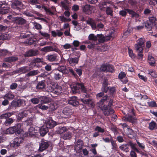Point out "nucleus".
Segmentation results:
<instances>
[{
	"instance_id": "aec40b11",
	"label": "nucleus",
	"mask_w": 157,
	"mask_h": 157,
	"mask_svg": "<svg viewBox=\"0 0 157 157\" xmlns=\"http://www.w3.org/2000/svg\"><path fill=\"white\" fill-rule=\"evenodd\" d=\"M62 87L61 86L56 85L53 90L52 92L55 94L59 95L62 92Z\"/></svg>"
},
{
	"instance_id": "13d9d810",
	"label": "nucleus",
	"mask_w": 157,
	"mask_h": 157,
	"mask_svg": "<svg viewBox=\"0 0 157 157\" xmlns=\"http://www.w3.org/2000/svg\"><path fill=\"white\" fill-rule=\"evenodd\" d=\"M126 9H124V10H120L119 12V15L123 17H125L128 13Z\"/></svg>"
},
{
	"instance_id": "a878e982",
	"label": "nucleus",
	"mask_w": 157,
	"mask_h": 157,
	"mask_svg": "<svg viewBox=\"0 0 157 157\" xmlns=\"http://www.w3.org/2000/svg\"><path fill=\"white\" fill-rule=\"evenodd\" d=\"M48 132V129L45 126H42L40 129V132L41 136H44Z\"/></svg>"
},
{
	"instance_id": "f03ea898",
	"label": "nucleus",
	"mask_w": 157,
	"mask_h": 157,
	"mask_svg": "<svg viewBox=\"0 0 157 157\" xmlns=\"http://www.w3.org/2000/svg\"><path fill=\"white\" fill-rule=\"evenodd\" d=\"M145 40L144 38H140L137 40V43L135 45V49L136 51L141 50L142 51L145 46Z\"/></svg>"
},
{
	"instance_id": "1a4fd4ad",
	"label": "nucleus",
	"mask_w": 157,
	"mask_h": 157,
	"mask_svg": "<svg viewBox=\"0 0 157 157\" xmlns=\"http://www.w3.org/2000/svg\"><path fill=\"white\" fill-rule=\"evenodd\" d=\"M25 137L18 136L15 138L13 142V147H16L19 146L20 144H21L24 140Z\"/></svg>"
},
{
	"instance_id": "c9c22d12",
	"label": "nucleus",
	"mask_w": 157,
	"mask_h": 157,
	"mask_svg": "<svg viewBox=\"0 0 157 157\" xmlns=\"http://www.w3.org/2000/svg\"><path fill=\"white\" fill-rule=\"evenodd\" d=\"M18 58L17 57L12 56L5 58V61L7 62H14L18 60Z\"/></svg>"
},
{
	"instance_id": "6ab92c4d",
	"label": "nucleus",
	"mask_w": 157,
	"mask_h": 157,
	"mask_svg": "<svg viewBox=\"0 0 157 157\" xmlns=\"http://www.w3.org/2000/svg\"><path fill=\"white\" fill-rule=\"evenodd\" d=\"M109 96L106 95L103 97L97 103V104L99 107L102 106L105 102H108V100L109 99Z\"/></svg>"
},
{
	"instance_id": "2eb2a0df",
	"label": "nucleus",
	"mask_w": 157,
	"mask_h": 157,
	"mask_svg": "<svg viewBox=\"0 0 157 157\" xmlns=\"http://www.w3.org/2000/svg\"><path fill=\"white\" fill-rule=\"evenodd\" d=\"M80 89L81 92L85 94H83V97L85 98H89L90 97V95L87 93V89L83 83H81V85L80 86Z\"/></svg>"
},
{
	"instance_id": "4d7b16f0",
	"label": "nucleus",
	"mask_w": 157,
	"mask_h": 157,
	"mask_svg": "<svg viewBox=\"0 0 157 157\" xmlns=\"http://www.w3.org/2000/svg\"><path fill=\"white\" fill-rule=\"evenodd\" d=\"M128 52L129 56H130L132 59H135L136 58V56L133 53V52L131 49L128 48Z\"/></svg>"
},
{
	"instance_id": "49530a36",
	"label": "nucleus",
	"mask_w": 157,
	"mask_h": 157,
	"mask_svg": "<svg viewBox=\"0 0 157 157\" xmlns=\"http://www.w3.org/2000/svg\"><path fill=\"white\" fill-rule=\"evenodd\" d=\"M110 142L112 146V149L115 151H118V146L115 141L113 140H110Z\"/></svg>"
},
{
	"instance_id": "412c9836",
	"label": "nucleus",
	"mask_w": 157,
	"mask_h": 157,
	"mask_svg": "<svg viewBox=\"0 0 157 157\" xmlns=\"http://www.w3.org/2000/svg\"><path fill=\"white\" fill-rule=\"evenodd\" d=\"M77 97H74L72 98L69 101V103L74 106H77L79 105V102L77 100Z\"/></svg>"
},
{
	"instance_id": "423d86ee",
	"label": "nucleus",
	"mask_w": 157,
	"mask_h": 157,
	"mask_svg": "<svg viewBox=\"0 0 157 157\" xmlns=\"http://www.w3.org/2000/svg\"><path fill=\"white\" fill-rule=\"evenodd\" d=\"M22 2L18 0H14L11 4L12 8L14 10L20 12L23 8Z\"/></svg>"
},
{
	"instance_id": "6e6552de",
	"label": "nucleus",
	"mask_w": 157,
	"mask_h": 157,
	"mask_svg": "<svg viewBox=\"0 0 157 157\" xmlns=\"http://www.w3.org/2000/svg\"><path fill=\"white\" fill-rule=\"evenodd\" d=\"M35 129L33 127H30L28 129V132H25L23 135L25 137L29 136L31 137L34 138L37 135V133L36 132Z\"/></svg>"
},
{
	"instance_id": "e2e57ef3",
	"label": "nucleus",
	"mask_w": 157,
	"mask_h": 157,
	"mask_svg": "<svg viewBox=\"0 0 157 157\" xmlns=\"http://www.w3.org/2000/svg\"><path fill=\"white\" fill-rule=\"evenodd\" d=\"M8 39V36L7 34L3 33L0 34V40H3Z\"/></svg>"
},
{
	"instance_id": "ea45409f",
	"label": "nucleus",
	"mask_w": 157,
	"mask_h": 157,
	"mask_svg": "<svg viewBox=\"0 0 157 157\" xmlns=\"http://www.w3.org/2000/svg\"><path fill=\"white\" fill-rule=\"evenodd\" d=\"M83 141L79 139L76 142V147H78L79 149H81L83 146Z\"/></svg>"
},
{
	"instance_id": "a19ab883",
	"label": "nucleus",
	"mask_w": 157,
	"mask_h": 157,
	"mask_svg": "<svg viewBox=\"0 0 157 157\" xmlns=\"http://www.w3.org/2000/svg\"><path fill=\"white\" fill-rule=\"evenodd\" d=\"M72 133L71 132H68L62 136L64 140H69L72 137Z\"/></svg>"
},
{
	"instance_id": "c756f323",
	"label": "nucleus",
	"mask_w": 157,
	"mask_h": 157,
	"mask_svg": "<svg viewBox=\"0 0 157 157\" xmlns=\"http://www.w3.org/2000/svg\"><path fill=\"white\" fill-rule=\"evenodd\" d=\"M13 113L8 112L5 113H2L0 115V119H6L12 115L13 114Z\"/></svg>"
},
{
	"instance_id": "e433bc0d",
	"label": "nucleus",
	"mask_w": 157,
	"mask_h": 157,
	"mask_svg": "<svg viewBox=\"0 0 157 157\" xmlns=\"http://www.w3.org/2000/svg\"><path fill=\"white\" fill-rule=\"evenodd\" d=\"M14 98V95L11 92H8L4 96V99H7L11 100L13 99Z\"/></svg>"
},
{
	"instance_id": "5701e85b",
	"label": "nucleus",
	"mask_w": 157,
	"mask_h": 157,
	"mask_svg": "<svg viewBox=\"0 0 157 157\" xmlns=\"http://www.w3.org/2000/svg\"><path fill=\"white\" fill-rule=\"evenodd\" d=\"M102 36V34H97L96 36L94 34H91L89 36L88 39L90 40L96 41L98 40V37L101 38Z\"/></svg>"
},
{
	"instance_id": "cd10ccee",
	"label": "nucleus",
	"mask_w": 157,
	"mask_h": 157,
	"mask_svg": "<svg viewBox=\"0 0 157 157\" xmlns=\"http://www.w3.org/2000/svg\"><path fill=\"white\" fill-rule=\"evenodd\" d=\"M119 148L122 151L126 152H129L130 150L128 144H123L120 146Z\"/></svg>"
},
{
	"instance_id": "72a5a7b5",
	"label": "nucleus",
	"mask_w": 157,
	"mask_h": 157,
	"mask_svg": "<svg viewBox=\"0 0 157 157\" xmlns=\"http://www.w3.org/2000/svg\"><path fill=\"white\" fill-rule=\"evenodd\" d=\"M128 144L129 146H130L131 148L133 150L135 151L136 152L138 153H140V151L136 147V144L133 143L131 141H129L128 142Z\"/></svg>"
},
{
	"instance_id": "f8f14e48",
	"label": "nucleus",
	"mask_w": 157,
	"mask_h": 157,
	"mask_svg": "<svg viewBox=\"0 0 157 157\" xmlns=\"http://www.w3.org/2000/svg\"><path fill=\"white\" fill-rule=\"evenodd\" d=\"M118 78L124 84H126L128 82V79L126 77V74L124 72L121 71L119 73Z\"/></svg>"
},
{
	"instance_id": "58836bf2",
	"label": "nucleus",
	"mask_w": 157,
	"mask_h": 157,
	"mask_svg": "<svg viewBox=\"0 0 157 157\" xmlns=\"http://www.w3.org/2000/svg\"><path fill=\"white\" fill-rule=\"evenodd\" d=\"M115 71L114 66L110 64H108L107 65V72L113 73Z\"/></svg>"
},
{
	"instance_id": "9d476101",
	"label": "nucleus",
	"mask_w": 157,
	"mask_h": 157,
	"mask_svg": "<svg viewBox=\"0 0 157 157\" xmlns=\"http://www.w3.org/2000/svg\"><path fill=\"white\" fill-rule=\"evenodd\" d=\"M56 125V122L53 120L51 117L47 119L45 121V126L48 128H52Z\"/></svg>"
},
{
	"instance_id": "052dcab7",
	"label": "nucleus",
	"mask_w": 157,
	"mask_h": 157,
	"mask_svg": "<svg viewBox=\"0 0 157 157\" xmlns=\"http://www.w3.org/2000/svg\"><path fill=\"white\" fill-rule=\"evenodd\" d=\"M87 23L91 25L93 29L95 30L96 29L97 25H96L95 23L93 21H90L88 22Z\"/></svg>"
},
{
	"instance_id": "603ef678",
	"label": "nucleus",
	"mask_w": 157,
	"mask_h": 157,
	"mask_svg": "<svg viewBox=\"0 0 157 157\" xmlns=\"http://www.w3.org/2000/svg\"><path fill=\"white\" fill-rule=\"evenodd\" d=\"M94 130L95 131H97L99 133H103L105 132L104 129L98 126H97L95 128Z\"/></svg>"
},
{
	"instance_id": "20e7f679",
	"label": "nucleus",
	"mask_w": 157,
	"mask_h": 157,
	"mask_svg": "<svg viewBox=\"0 0 157 157\" xmlns=\"http://www.w3.org/2000/svg\"><path fill=\"white\" fill-rule=\"evenodd\" d=\"M50 144V141L42 139L39 144V151L40 152H42L46 150L49 146Z\"/></svg>"
},
{
	"instance_id": "864d4df0",
	"label": "nucleus",
	"mask_w": 157,
	"mask_h": 157,
	"mask_svg": "<svg viewBox=\"0 0 157 157\" xmlns=\"http://www.w3.org/2000/svg\"><path fill=\"white\" fill-rule=\"evenodd\" d=\"M67 69L66 67L65 66L62 65L58 67L57 68V71L61 72V73H67V72H63V71Z\"/></svg>"
},
{
	"instance_id": "f704fd0d",
	"label": "nucleus",
	"mask_w": 157,
	"mask_h": 157,
	"mask_svg": "<svg viewBox=\"0 0 157 157\" xmlns=\"http://www.w3.org/2000/svg\"><path fill=\"white\" fill-rule=\"evenodd\" d=\"M27 112L26 110L21 111L19 113L18 115V117L19 120H21L22 119L28 115Z\"/></svg>"
},
{
	"instance_id": "a18cd8bd",
	"label": "nucleus",
	"mask_w": 157,
	"mask_h": 157,
	"mask_svg": "<svg viewBox=\"0 0 157 157\" xmlns=\"http://www.w3.org/2000/svg\"><path fill=\"white\" fill-rule=\"evenodd\" d=\"M156 126V122L154 121H152L149 124L148 128L150 130H153L155 129Z\"/></svg>"
},
{
	"instance_id": "4c0bfd02",
	"label": "nucleus",
	"mask_w": 157,
	"mask_h": 157,
	"mask_svg": "<svg viewBox=\"0 0 157 157\" xmlns=\"http://www.w3.org/2000/svg\"><path fill=\"white\" fill-rule=\"evenodd\" d=\"M148 62L151 66H155V60L152 56H148Z\"/></svg>"
},
{
	"instance_id": "bb28decb",
	"label": "nucleus",
	"mask_w": 157,
	"mask_h": 157,
	"mask_svg": "<svg viewBox=\"0 0 157 157\" xmlns=\"http://www.w3.org/2000/svg\"><path fill=\"white\" fill-rule=\"evenodd\" d=\"M128 137L131 139L133 138L136 136V134L135 132L132 129L129 128L128 129V132L127 133Z\"/></svg>"
},
{
	"instance_id": "c03bdc74",
	"label": "nucleus",
	"mask_w": 157,
	"mask_h": 157,
	"mask_svg": "<svg viewBox=\"0 0 157 157\" xmlns=\"http://www.w3.org/2000/svg\"><path fill=\"white\" fill-rule=\"evenodd\" d=\"M39 71L37 70H33L30 71L26 75V77H29L31 76H34L38 74Z\"/></svg>"
},
{
	"instance_id": "37998d69",
	"label": "nucleus",
	"mask_w": 157,
	"mask_h": 157,
	"mask_svg": "<svg viewBox=\"0 0 157 157\" xmlns=\"http://www.w3.org/2000/svg\"><path fill=\"white\" fill-rule=\"evenodd\" d=\"M145 26L146 28L147 29V31L151 30L153 26V25L152 23L148 21L145 22Z\"/></svg>"
},
{
	"instance_id": "a211bd4d",
	"label": "nucleus",
	"mask_w": 157,
	"mask_h": 157,
	"mask_svg": "<svg viewBox=\"0 0 157 157\" xmlns=\"http://www.w3.org/2000/svg\"><path fill=\"white\" fill-rule=\"evenodd\" d=\"M80 85L81 83L77 82L76 85H74L72 87H71V90L73 94L80 93Z\"/></svg>"
},
{
	"instance_id": "ddd939ff",
	"label": "nucleus",
	"mask_w": 157,
	"mask_h": 157,
	"mask_svg": "<svg viewBox=\"0 0 157 157\" xmlns=\"http://www.w3.org/2000/svg\"><path fill=\"white\" fill-rule=\"evenodd\" d=\"M63 117L65 118H67L72 114V109L68 107H65L63 109Z\"/></svg>"
},
{
	"instance_id": "9b49d317",
	"label": "nucleus",
	"mask_w": 157,
	"mask_h": 157,
	"mask_svg": "<svg viewBox=\"0 0 157 157\" xmlns=\"http://www.w3.org/2000/svg\"><path fill=\"white\" fill-rule=\"evenodd\" d=\"M59 56L57 54H49L46 56V59L50 62H56L58 60Z\"/></svg>"
},
{
	"instance_id": "09e8293b",
	"label": "nucleus",
	"mask_w": 157,
	"mask_h": 157,
	"mask_svg": "<svg viewBox=\"0 0 157 157\" xmlns=\"http://www.w3.org/2000/svg\"><path fill=\"white\" fill-rule=\"evenodd\" d=\"M13 122V119L10 118H8L6 119L4 123V124L6 126H9Z\"/></svg>"
},
{
	"instance_id": "774afa93",
	"label": "nucleus",
	"mask_w": 157,
	"mask_h": 157,
	"mask_svg": "<svg viewBox=\"0 0 157 157\" xmlns=\"http://www.w3.org/2000/svg\"><path fill=\"white\" fill-rule=\"evenodd\" d=\"M109 87L108 86H102L101 88V90L102 92L105 93H107L109 89Z\"/></svg>"
},
{
	"instance_id": "8fccbe9b",
	"label": "nucleus",
	"mask_w": 157,
	"mask_h": 157,
	"mask_svg": "<svg viewBox=\"0 0 157 157\" xmlns=\"http://www.w3.org/2000/svg\"><path fill=\"white\" fill-rule=\"evenodd\" d=\"M16 22L19 25H22L25 23L26 20L21 17H19L16 19Z\"/></svg>"
},
{
	"instance_id": "dca6fc26",
	"label": "nucleus",
	"mask_w": 157,
	"mask_h": 157,
	"mask_svg": "<svg viewBox=\"0 0 157 157\" xmlns=\"http://www.w3.org/2000/svg\"><path fill=\"white\" fill-rule=\"evenodd\" d=\"M39 54L38 50H36L30 49L28 51L25 56L28 57L35 56Z\"/></svg>"
},
{
	"instance_id": "2f4dec72",
	"label": "nucleus",
	"mask_w": 157,
	"mask_h": 157,
	"mask_svg": "<svg viewBox=\"0 0 157 157\" xmlns=\"http://www.w3.org/2000/svg\"><path fill=\"white\" fill-rule=\"evenodd\" d=\"M41 101L43 103H48L51 101V98L46 96H43L41 97Z\"/></svg>"
},
{
	"instance_id": "338daca9",
	"label": "nucleus",
	"mask_w": 157,
	"mask_h": 157,
	"mask_svg": "<svg viewBox=\"0 0 157 157\" xmlns=\"http://www.w3.org/2000/svg\"><path fill=\"white\" fill-rule=\"evenodd\" d=\"M40 34L41 36H44L47 39L50 38V34L48 33L40 32Z\"/></svg>"
},
{
	"instance_id": "7c9ffc66",
	"label": "nucleus",
	"mask_w": 157,
	"mask_h": 157,
	"mask_svg": "<svg viewBox=\"0 0 157 157\" xmlns=\"http://www.w3.org/2000/svg\"><path fill=\"white\" fill-rule=\"evenodd\" d=\"M36 40H37L36 38L30 37L25 42L26 44L29 45L34 44V46H35Z\"/></svg>"
},
{
	"instance_id": "680f3d73",
	"label": "nucleus",
	"mask_w": 157,
	"mask_h": 157,
	"mask_svg": "<svg viewBox=\"0 0 157 157\" xmlns=\"http://www.w3.org/2000/svg\"><path fill=\"white\" fill-rule=\"evenodd\" d=\"M113 11L110 7H107L106 8V13L107 14L112 16L113 15Z\"/></svg>"
},
{
	"instance_id": "39448f33",
	"label": "nucleus",
	"mask_w": 157,
	"mask_h": 157,
	"mask_svg": "<svg viewBox=\"0 0 157 157\" xmlns=\"http://www.w3.org/2000/svg\"><path fill=\"white\" fill-rule=\"evenodd\" d=\"M24 102L23 100L21 99H17L13 100L11 102V104L9 105L8 108L10 109L13 108H16L22 106Z\"/></svg>"
},
{
	"instance_id": "4468645a",
	"label": "nucleus",
	"mask_w": 157,
	"mask_h": 157,
	"mask_svg": "<svg viewBox=\"0 0 157 157\" xmlns=\"http://www.w3.org/2000/svg\"><path fill=\"white\" fill-rule=\"evenodd\" d=\"M52 73L54 74V79L57 80L60 79L63 75V73H61V72L57 70L52 71Z\"/></svg>"
},
{
	"instance_id": "0e129e2a",
	"label": "nucleus",
	"mask_w": 157,
	"mask_h": 157,
	"mask_svg": "<svg viewBox=\"0 0 157 157\" xmlns=\"http://www.w3.org/2000/svg\"><path fill=\"white\" fill-rule=\"evenodd\" d=\"M136 143L139 147L142 150H144L145 147L144 144L140 143L138 141L136 140Z\"/></svg>"
},
{
	"instance_id": "b1692460",
	"label": "nucleus",
	"mask_w": 157,
	"mask_h": 157,
	"mask_svg": "<svg viewBox=\"0 0 157 157\" xmlns=\"http://www.w3.org/2000/svg\"><path fill=\"white\" fill-rule=\"evenodd\" d=\"M100 108L101 110L103 111V113L105 116H108L109 115V108L107 107V105H104L103 106H101Z\"/></svg>"
},
{
	"instance_id": "6e6d98bb",
	"label": "nucleus",
	"mask_w": 157,
	"mask_h": 157,
	"mask_svg": "<svg viewBox=\"0 0 157 157\" xmlns=\"http://www.w3.org/2000/svg\"><path fill=\"white\" fill-rule=\"evenodd\" d=\"M38 107L43 110H47L48 108V106L44 105L43 104H39L38 105Z\"/></svg>"
},
{
	"instance_id": "79ce46f5",
	"label": "nucleus",
	"mask_w": 157,
	"mask_h": 157,
	"mask_svg": "<svg viewBox=\"0 0 157 157\" xmlns=\"http://www.w3.org/2000/svg\"><path fill=\"white\" fill-rule=\"evenodd\" d=\"M67 130V128L66 127H58V130L57 131V133L61 134Z\"/></svg>"
},
{
	"instance_id": "69168bd1",
	"label": "nucleus",
	"mask_w": 157,
	"mask_h": 157,
	"mask_svg": "<svg viewBox=\"0 0 157 157\" xmlns=\"http://www.w3.org/2000/svg\"><path fill=\"white\" fill-rule=\"evenodd\" d=\"M74 70L76 72L77 74H78L79 76H80L82 75V69L75 68L74 69Z\"/></svg>"
},
{
	"instance_id": "bf43d9fd",
	"label": "nucleus",
	"mask_w": 157,
	"mask_h": 157,
	"mask_svg": "<svg viewBox=\"0 0 157 157\" xmlns=\"http://www.w3.org/2000/svg\"><path fill=\"white\" fill-rule=\"evenodd\" d=\"M125 120L130 122L133 123L134 121V118L132 116H128L126 117Z\"/></svg>"
},
{
	"instance_id": "f3484780",
	"label": "nucleus",
	"mask_w": 157,
	"mask_h": 157,
	"mask_svg": "<svg viewBox=\"0 0 157 157\" xmlns=\"http://www.w3.org/2000/svg\"><path fill=\"white\" fill-rule=\"evenodd\" d=\"M79 59L78 57L71 58L68 59V61L70 65L73 67L75 66L76 64L78 63Z\"/></svg>"
},
{
	"instance_id": "473e14b6",
	"label": "nucleus",
	"mask_w": 157,
	"mask_h": 157,
	"mask_svg": "<svg viewBox=\"0 0 157 157\" xmlns=\"http://www.w3.org/2000/svg\"><path fill=\"white\" fill-rule=\"evenodd\" d=\"M41 51L47 52L50 51H55L52 46H47L41 49Z\"/></svg>"
},
{
	"instance_id": "de8ad7c7",
	"label": "nucleus",
	"mask_w": 157,
	"mask_h": 157,
	"mask_svg": "<svg viewBox=\"0 0 157 157\" xmlns=\"http://www.w3.org/2000/svg\"><path fill=\"white\" fill-rule=\"evenodd\" d=\"M109 94L112 96H113L116 93V89L115 87L114 86L109 87Z\"/></svg>"
},
{
	"instance_id": "4be33fe9",
	"label": "nucleus",
	"mask_w": 157,
	"mask_h": 157,
	"mask_svg": "<svg viewBox=\"0 0 157 157\" xmlns=\"http://www.w3.org/2000/svg\"><path fill=\"white\" fill-rule=\"evenodd\" d=\"M45 81L42 80L39 82L36 86V88L37 89L42 90L45 87Z\"/></svg>"
},
{
	"instance_id": "393cba45",
	"label": "nucleus",
	"mask_w": 157,
	"mask_h": 157,
	"mask_svg": "<svg viewBox=\"0 0 157 157\" xmlns=\"http://www.w3.org/2000/svg\"><path fill=\"white\" fill-rule=\"evenodd\" d=\"M29 68L27 67H24L20 68L16 71L17 73H26L29 71Z\"/></svg>"
},
{
	"instance_id": "c85d7f7f",
	"label": "nucleus",
	"mask_w": 157,
	"mask_h": 157,
	"mask_svg": "<svg viewBox=\"0 0 157 157\" xmlns=\"http://www.w3.org/2000/svg\"><path fill=\"white\" fill-rule=\"evenodd\" d=\"M126 10H127L128 13L131 15V17L132 18L135 17L136 18H138L139 17V14L134 11L130 9H126Z\"/></svg>"
},
{
	"instance_id": "3c124183",
	"label": "nucleus",
	"mask_w": 157,
	"mask_h": 157,
	"mask_svg": "<svg viewBox=\"0 0 157 157\" xmlns=\"http://www.w3.org/2000/svg\"><path fill=\"white\" fill-rule=\"evenodd\" d=\"M143 50L142 51H141V50L138 51H136L137 52H138V54L137 55V58L138 59H139L140 60H141L143 59Z\"/></svg>"
},
{
	"instance_id": "7ed1b4c3",
	"label": "nucleus",
	"mask_w": 157,
	"mask_h": 157,
	"mask_svg": "<svg viewBox=\"0 0 157 157\" xmlns=\"http://www.w3.org/2000/svg\"><path fill=\"white\" fill-rule=\"evenodd\" d=\"M10 7L5 1H0V14H5L7 13L9 10Z\"/></svg>"
},
{
	"instance_id": "0eeeda50",
	"label": "nucleus",
	"mask_w": 157,
	"mask_h": 157,
	"mask_svg": "<svg viewBox=\"0 0 157 157\" xmlns=\"http://www.w3.org/2000/svg\"><path fill=\"white\" fill-rule=\"evenodd\" d=\"M82 11L85 14L90 15L94 13L95 10V8L90 5L86 4L82 7Z\"/></svg>"
},
{
	"instance_id": "f257e3e1",
	"label": "nucleus",
	"mask_w": 157,
	"mask_h": 157,
	"mask_svg": "<svg viewBox=\"0 0 157 157\" xmlns=\"http://www.w3.org/2000/svg\"><path fill=\"white\" fill-rule=\"evenodd\" d=\"M21 124L17 123L13 127H10L7 129L5 132L6 134H13L15 133L16 134H19L21 132Z\"/></svg>"
},
{
	"instance_id": "5fc2aeb1",
	"label": "nucleus",
	"mask_w": 157,
	"mask_h": 157,
	"mask_svg": "<svg viewBox=\"0 0 157 157\" xmlns=\"http://www.w3.org/2000/svg\"><path fill=\"white\" fill-rule=\"evenodd\" d=\"M148 106L150 107H157L156 103L155 101H151L147 102Z\"/></svg>"
}]
</instances>
